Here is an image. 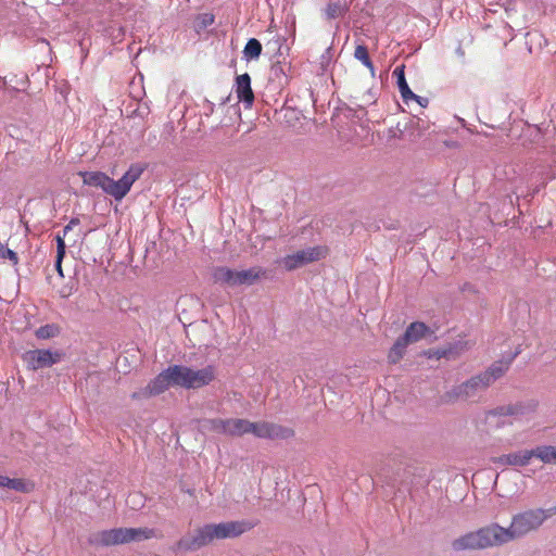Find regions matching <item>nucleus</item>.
<instances>
[{
  "label": "nucleus",
  "instance_id": "obj_1",
  "mask_svg": "<svg viewBox=\"0 0 556 556\" xmlns=\"http://www.w3.org/2000/svg\"><path fill=\"white\" fill-rule=\"evenodd\" d=\"M215 378L212 366L192 369L182 365H173L161 371L150 383L134 392L136 400L159 395L169 388L199 389L210 384Z\"/></svg>",
  "mask_w": 556,
  "mask_h": 556
},
{
  "label": "nucleus",
  "instance_id": "obj_2",
  "mask_svg": "<svg viewBox=\"0 0 556 556\" xmlns=\"http://www.w3.org/2000/svg\"><path fill=\"white\" fill-rule=\"evenodd\" d=\"M249 529V523L244 521L207 523L180 538L175 543L173 551L176 553L194 552L208 545L214 540L237 538Z\"/></svg>",
  "mask_w": 556,
  "mask_h": 556
},
{
  "label": "nucleus",
  "instance_id": "obj_3",
  "mask_svg": "<svg viewBox=\"0 0 556 556\" xmlns=\"http://www.w3.org/2000/svg\"><path fill=\"white\" fill-rule=\"evenodd\" d=\"M207 428L219 434H228L239 437L245 433H253L262 439H288L293 435V431L289 428L271 424V422H251L247 419H210Z\"/></svg>",
  "mask_w": 556,
  "mask_h": 556
},
{
  "label": "nucleus",
  "instance_id": "obj_4",
  "mask_svg": "<svg viewBox=\"0 0 556 556\" xmlns=\"http://www.w3.org/2000/svg\"><path fill=\"white\" fill-rule=\"evenodd\" d=\"M518 354V351H506L502 354L501 358L494 362L484 372L470 378L466 382L446 392L444 395L445 402H452L456 399H469L475 396L478 392L485 390L508 370Z\"/></svg>",
  "mask_w": 556,
  "mask_h": 556
},
{
  "label": "nucleus",
  "instance_id": "obj_5",
  "mask_svg": "<svg viewBox=\"0 0 556 556\" xmlns=\"http://www.w3.org/2000/svg\"><path fill=\"white\" fill-rule=\"evenodd\" d=\"M555 514L556 507L529 509L514 515L508 528L500 526V531H502L500 536L503 545L538 529L547 518Z\"/></svg>",
  "mask_w": 556,
  "mask_h": 556
},
{
  "label": "nucleus",
  "instance_id": "obj_6",
  "mask_svg": "<svg viewBox=\"0 0 556 556\" xmlns=\"http://www.w3.org/2000/svg\"><path fill=\"white\" fill-rule=\"evenodd\" d=\"M498 523H490L477 531L468 532L452 541L451 546L455 552L484 549L503 545Z\"/></svg>",
  "mask_w": 556,
  "mask_h": 556
},
{
  "label": "nucleus",
  "instance_id": "obj_7",
  "mask_svg": "<svg viewBox=\"0 0 556 556\" xmlns=\"http://www.w3.org/2000/svg\"><path fill=\"white\" fill-rule=\"evenodd\" d=\"M266 269L253 266L248 269H233L227 266H217L212 271L213 282L227 288L250 287L266 277Z\"/></svg>",
  "mask_w": 556,
  "mask_h": 556
},
{
  "label": "nucleus",
  "instance_id": "obj_8",
  "mask_svg": "<svg viewBox=\"0 0 556 556\" xmlns=\"http://www.w3.org/2000/svg\"><path fill=\"white\" fill-rule=\"evenodd\" d=\"M156 536V530L151 528H116L106 531V545L141 542Z\"/></svg>",
  "mask_w": 556,
  "mask_h": 556
},
{
  "label": "nucleus",
  "instance_id": "obj_9",
  "mask_svg": "<svg viewBox=\"0 0 556 556\" xmlns=\"http://www.w3.org/2000/svg\"><path fill=\"white\" fill-rule=\"evenodd\" d=\"M329 250L325 245H316L305 250H300L293 254L287 255L281 263L287 270H293L306 264L325 258Z\"/></svg>",
  "mask_w": 556,
  "mask_h": 556
},
{
  "label": "nucleus",
  "instance_id": "obj_10",
  "mask_svg": "<svg viewBox=\"0 0 556 556\" xmlns=\"http://www.w3.org/2000/svg\"><path fill=\"white\" fill-rule=\"evenodd\" d=\"M142 172L143 168L136 164L131 165L118 180L106 176V193L116 200H122L129 192L134 182L140 178Z\"/></svg>",
  "mask_w": 556,
  "mask_h": 556
},
{
  "label": "nucleus",
  "instance_id": "obj_11",
  "mask_svg": "<svg viewBox=\"0 0 556 556\" xmlns=\"http://www.w3.org/2000/svg\"><path fill=\"white\" fill-rule=\"evenodd\" d=\"M61 357L62 354L58 350L54 353L51 350H27L22 356L28 369L33 370L50 367L58 363Z\"/></svg>",
  "mask_w": 556,
  "mask_h": 556
},
{
  "label": "nucleus",
  "instance_id": "obj_12",
  "mask_svg": "<svg viewBox=\"0 0 556 556\" xmlns=\"http://www.w3.org/2000/svg\"><path fill=\"white\" fill-rule=\"evenodd\" d=\"M432 337H434V330L422 321H414L406 328L404 334L396 340L393 348H403L405 345L415 344L422 339Z\"/></svg>",
  "mask_w": 556,
  "mask_h": 556
},
{
  "label": "nucleus",
  "instance_id": "obj_13",
  "mask_svg": "<svg viewBox=\"0 0 556 556\" xmlns=\"http://www.w3.org/2000/svg\"><path fill=\"white\" fill-rule=\"evenodd\" d=\"M536 407H538L536 401L529 400L526 402H518L515 404L498 406V407L490 410L489 415L523 417V416L534 413Z\"/></svg>",
  "mask_w": 556,
  "mask_h": 556
},
{
  "label": "nucleus",
  "instance_id": "obj_14",
  "mask_svg": "<svg viewBox=\"0 0 556 556\" xmlns=\"http://www.w3.org/2000/svg\"><path fill=\"white\" fill-rule=\"evenodd\" d=\"M492 463L497 467H525L531 462L530 450H521L509 454L493 457Z\"/></svg>",
  "mask_w": 556,
  "mask_h": 556
},
{
  "label": "nucleus",
  "instance_id": "obj_15",
  "mask_svg": "<svg viewBox=\"0 0 556 556\" xmlns=\"http://www.w3.org/2000/svg\"><path fill=\"white\" fill-rule=\"evenodd\" d=\"M236 93L239 101H242L245 108H251L254 102V93L251 88V77L248 73L241 74L236 78Z\"/></svg>",
  "mask_w": 556,
  "mask_h": 556
},
{
  "label": "nucleus",
  "instance_id": "obj_16",
  "mask_svg": "<svg viewBox=\"0 0 556 556\" xmlns=\"http://www.w3.org/2000/svg\"><path fill=\"white\" fill-rule=\"evenodd\" d=\"M393 76L397 80V87L400 90V93L405 102L412 99H416V94L409 89L406 79H405V65L402 64L400 66H396L393 71Z\"/></svg>",
  "mask_w": 556,
  "mask_h": 556
},
{
  "label": "nucleus",
  "instance_id": "obj_17",
  "mask_svg": "<svg viewBox=\"0 0 556 556\" xmlns=\"http://www.w3.org/2000/svg\"><path fill=\"white\" fill-rule=\"evenodd\" d=\"M530 452L531 459L533 457H536L545 464L556 463V446L540 445L536 446L535 448L530 450Z\"/></svg>",
  "mask_w": 556,
  "mask_h": 556
},
{
  "label": "nucleus",
  "instance_id": "obj_18",
  "mask_svg": "<svg viewBox=\"0 0 556 556\" xmlns=\"http://www.w3.org/2000/svg\"><path fill=\"white\" fill-rule=\"evenodd\" d=\"M0 488H7L23 493L29 492V486L24 479L9 478L7 476H0Z\"/></svg>",
  "mask_w": 556,
  "mask_h": 556
},
{
  "label": "nucleus",
  "instance_id": "obj_19",
  "mask_svg": "<svg viewBox=\"0 0 556 556\" xmlns=\"http://www.w3.org/2000/svg\"><path fill=\"white\" fill-rule=\"evenodd\" d=\"M349 10L346 3L341 1H331L325 8V15L328 20H336L343 16Z\"/></svg>",
  "mask_w": 556,
  "mask_h": 556
},
{
  "label": "nucleus",
  "instance_id": "obj_20",
  "mask_svg": "<svg viewBox=\"0 0 556 556\" xmlns=\"http://www.w3.org/2000/svg\"><path fill=\"white\" fill-rule=\"evenodd\" d=\"M354 58L363 63L364 66H366L371 76L375 77L376 70L374 66V63L369 56L368 49L365 45H357L354 51Z\"/></svg>",
  "mask_w": 556,
  "mask_h": 556
},
{
  "label": "nucleus",
  "instance_id": "obj_21",
  "mask_svg": "<svg viewBox=\"0 0 556 556\" xmlns=\"http://www.w3.org/2000/svg\"><path fill=\"white\" fill-rule=\"evenodd\" d=\"M85 185L104 188V174L101 172H79Z\"/></svg>",
  "mask_w": 556,
  "mask_h": 556
},
{
  "label": "nucleus",
  "instance_id": "obj_22",
  "mask_svg": "<svg viewBox=\"0 0 556 556\" xmlns=\"http://www.w3.org/2000/svg\"><path fill=\"white\" fill-rule=\"evenodd\" d=\"M35 334L38 339H52L60 334V327L56 324H48L39 327Z\"/></svg>",
  "mask_w": 556,
  "mask_h": 556
},
{
  "label": "nucleus",
  "instance_id": "obj_23",
  "mask_svg": "<svg viewBox=\"0 0 556 556\" xmlns=\"http://www.w3.org/2000/svg\"><path fill=\"white\" fill-rule=\"evenodd\" d=\"M262 50V43L257 39L251 38L248 40L243 49V54L248 60L257 59L261 55Z\"/></svg>",
  "mask_w": 556,
  "mask_h": 556
},
{
  "label": "nucleus",
  "instance_id": "obj_24",
  "mask_svg": "<svg viewBox=\"0 0 556 556\" xmlns=\"http://www.w3.org/2000/svg\"><path fill=\"white\" fill-rule=\"evenodd\" d=\"M0 258L9 260L13 266H16L18 264L17 254L1 242H0Z\"/></svg>",
  "mask_w": 556,
  "mask_h": 556
},
{
  "label": "nucleus",
  "instance_id": "obj_25",
  "mask_svg": "<svg viewBox=\"0 0 556 556\" xmlns=\"http://www.w3.org/2000/svg\"><path fill=\"white\" fill-rule=\"evenodd\" d=\"M55 240H56V255H60V257H64L65 249H66L65 241L59 235L56 236Z\"/></svg>",
  "mask_w": 556,
  "mask_h": 556
},
{
  "label": "nucleus",
  "instance_id": "obj_26",
  "mask_svg": "<svg viewBox=\"0 0 556 556\" xmlns=\"http://www.w3.org/2000/svg\"><path fill=\"white\" fill-rule=\"evenodd\" d=\"M453 351L454 350H434L433 353L428 354V357H435L437 359H440L442 357H450Z\"/></svg>",
  "mask_w": 556,
  "mask_h": 556
},
{
  "label": "nucleus",
  "instance_id": "obj_27",
  "mask_svg": "<svg viewBox=\"0 0 556 556\" xmlns=\"http://www.w3.org/2000/svg\"><path fill=\"white\" fill-rule=\"evenodd\" d=\"M206 329H208V326L205 323H201L199 325L191 324L187 330V333H188V336H190V334L195 336V333L198 331L206 330Z\"/></svg>",
  "mask_w": 556,
  "mask_h": 556
},
{
  "label": "nucleus",
  "instance_id": "obj_28",
  "mask_svg": "<svg viewBox=\"0 0 556 556\" xmlns=\"http://www.w3.org/2000/svg\"><path fill=\"white\" fill-rule=\"evenodd\" d=\"M403 351L404 350H391V353L389 354V359L393 363L396 362L403 356Z\"/></svg>",
  "mask_w": 556,
  "mask_h": 556
},
{
  "label": "nucleus",
  "instance_id": "obj_29",
  "mask_svg": "<svg viewBox=\"0 0 556 556\" xmlns=\"http://www.w3.org/2000/svg\"><path fill=\"white\" fill-rule=\"evenodd\" d=\"M62 261H63V257H60V255H56V260H55V268L59 273V275L61 277H63V271H62Z\"/></svg>",
  "mask_w": 556,
  "mask_h": 556
},
{
  "label": "nucleus",
  "instance_id": "obj_30",
  "mask_svg": "<svg viewBox=\"0 0 556 556\" xmlns=\"http://www.w3.org/2000/svg\"><path fill=\"white\" fill-rule=\"evenodd\" d=\"M97 543L104 544V532L99 534V538H97Z\"/></svg>",
  "mask_w": 556,
  "mask_h": 556
}]
</instances>
